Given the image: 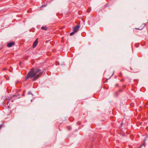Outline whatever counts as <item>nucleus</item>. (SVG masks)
Listing matches in <instances>:
<instances>
[{"label": "nucleus", "instance_id": "f257e3e1", "mask_svg": "<svg viewBox=\"0 0 148 148\" xmlns=\"http://www.w3.org/2000/svg\"><path fill=\"white\" fill-rule=\"evenodd\" d=\"M43 72V71H42L40 69H37L35 70L33 68L28 73L26 79H27L29 78L31 79L33 77V80L34 81L39 77L41 76Z\"/></svg>", "mask_w": 148, "mask_h": 148}, {"label": "nucleus", "instance_id": "f03ea898", "mask_svg": "<svg viewBox=\"0 0 148 148\" xmlns=\"http://www.w3.org/2000/svg\"><path fill=\"white\" fill-rule=\"evenodd\" d=\"M80 26L79 25H77L73 29V31L74 32H76L77 30L79 29Z\"/></svg>", "mask_w": 148, "mask_h": 148}, {"label": "nucleus", "instance_id": "7ed1b4c3", "mask_svg": "<svg viewBox=\"0 0 148 148\" xmlns=\"http://www.w3.org/2000/svg\"><path fill=\"white\" fill-rule=\"evenodd\" d=\"M38 42V39H36L33 43V47L34 48L36 46Z\"/></svg>", "mask_w": 148, "mask_h": 148}, {"label": "nucleus", "instance_id": "20e7f679", "mask_svg": "<svg viewBox=\"0 0 148 148\" xmlns=\"http://www.w3.org/2000/svg\"><path fill=\"white\" fill-rule=\"evenodd\" d=\"M14 43L12 42L8 44L7 46L9 47H11L14 45Z\"/></svg>", "mask_w": 148, "mask_h": 148}, {"label": "nucleus", "instance_id": "39448f33", "mask_svg": "<svg viewBox=\"0 0 148 148\" xmlns=\"http://www.w3.org/2000/svg\"><path fill=\"white\" fill-rule=\"evenodd\" d=\"M145 24H143L140 27V28H136V29H139V30H141L142 29H143L145 26Z\"/></svg>", "mask_w": 148, "mask_h": 148}, {"label": "nucleus", "instance_id": "423d86ee", "mask_svg": "<svg viewBox=\"0 0 148 148\" xmlns=\"http://www.w3.org/2000/svg\"><path fill=\"white\" fill-rule=\"evenodd\" d=\"M41 28L43 30H47V27H46L42 26L41 27Z\"/></svg>", "mask_w": 148, "mask_h": 148}, {"label": "nucleus", "instance_id": "0eeeda50", "mask_svg": "<svg viewBox=\"0 0 148 148\" xmlns=\"http://www.w3.org/2000/svg\"><path fill=\"white\" fill-rule=\"evenodd\" d=\"M28 95H30L31 94L32 95V96L33 95V94L31 93V91H29L28 92Z\"/></svg>", "mask_w": 148, "mask_h": 148}, {"label": "nucleus", "instance_id": "6e6552de", "mask_svg": "<svg viewBox=\"0 0 148 148\" xmlns=\"http://www.w3.org/2000/svg\"><path fill=\"white\" fill-rule=\"evenodd\" d=\"M75 32H73L71 33L70 34V35L71 36H72V35H73L75 33Z\"/></svg>", "mask_w": 148, "mask_h": 148}, {"label": "nucleus", "instance_id": "1a4fd4ad", "mask_svg": "<svg viewBox=\"0 0 148 148\" xmlns=\"http://www.w3.org/2000/svg\"><path fill=\"white\" fill-rule=\"evenodd\" d=\"M46 5H42L41 6V8H42L44 7H45Z\"/></svg>", "mask_w": 148, "mask_h": 148}, {"label": "nucleus", "instance_id": "9d476101", "mask_svg": "<svg viewBox=\"0 0 148 148\" xmlns=\"http://www.w3.org/2000/svg\"><path fill=\"white\" fill-rule=\"evenodd\" d=\"M68 129L69 130H70L71 128V127H68Z\"/></svg>", "mask_w": 148, "mask_h": 148}, {"label": "nucleus", "instance_id": "9b49d317", "mask_svg": "<svg viewBox=\"0 0 148 148\" xmlns=\"http://www.w3.org/2000/svg\"><path fill=\"white\" fill-rule=\"evenodd\" d=\"M3 125H0V130L1 128L2 127Z\"/></svg>", "mask_w": 148, "mask_h": 148}, {"label": "nucleus", "instance_id": "f8f14e48", "mask_svg": "<svg viewBox=\"0 0 148 148\" xmlns=\"http://www.w3.org/2000/svg\"><path fill=\"white\" fill-rule=\"evenodd\" d=\"M80 122H78L77 124L78 125H79L80 124Z\"/></svg>", "mask_w": 148, "mask_h": 148}, {"label": "nucleus", "instance_id": "ddd939ff", "mask_svg": "<svg viewBox=\"0 0 148 148\" xmlns=\"http://www.w3.org/2000/svg\"><path fill=\"white\" fill-rule=\"evenodd\" d=\"M21 62H20L19 64V65H20V64H21Z\"/></svg>", "mask_w": 148, "mask_h": 148}, {"label": "nucleus", "instance_id": "4468645a", "mask_svg": "<svg viewBox=\"0 0 148 148\" xmlns=\"http://www.w3.org/2000/svg\"><path fill=\"white\" fill-rule=\"evenodd\" d=\"M5 78H6V79H7V80H8V79L7 78V77H6Z\"/></svg>", "mask_w": 148, "mask_h": 148}, {"label": "nucleus", "instance_id": "2eb2a0df", "mask_svg": "<svg viewBox=\"0 0 148 148\" xmlns=\"http://www.w3.org/2000/svg\"><path fill=\"white\" fill-rule=\"evenodd\" d=\"M114 72H113V74H112V75H113V74H114Z\"/></svg>", "mask_w": 148, "mask_h": 148}, {"label": "nucleus", "instance_id": "dca6fc26", "mask_svg": "<svg viewBox=\"0 0 148 148\" xmlns=\"http://www.w3.org/2000/svg\"><path fill=\"white\" fill-rule=\"evenodd\" d=\"M31 101H32V100L31 99Z\"/></svg>", "mask_w": 148, "mask_h": 148}, {"label": "nucleus", "instance_id": "f3484780", "mask_svg": "<svg viewBox=\"0 0 148 148\" xmlns=\"http://www.w3.org/2000/svg\"><path fill=\"white\" fill-rule=\"evenodd\" d=\"M90 8H89L88 10H89Z\"/></svg>", "mask_w": 148, "mask_h": 148}, {"label": "nucleus", "instance_id": "a211bd4d", "mask_svg": "<svg viewBox=\"0 0 148 148\" xmlns=\"http://www.w3.org/2000/svg\"><path fill=\"white\" fill-rule=\"evenodd\" d=\"M121 81H123V79H121Z\"/></svg>", "mask_w": 148, "mask_h": 148}, {"label": "nucleus", "instance_id": "6ab92c4d", "mask_svg": "<svg viewBox=\"0 0 148 148\" xmlns=\"http://www.w3.org/2000/svg\"><path fill=\"white\" fill-rule=\"evenodd\" d=\"M22 95L23 96H24V95H23V94Z\"/></svg>", "mask_w": 148, "mask_h": 148}, {"label": "nucleus", "instance_id": "aec40b11", "mask_svg": "<svg viewBox=\"0 0 148 148\" xmlns=\"http://www.w3.org/2000/svg\"><path fill=\"white\" fill-rule=\"evenodd\" d=\"M8 103L7 105H8Z\"/></svg>", "mask_w": 148, "mask_h": 148}]
</instances>
